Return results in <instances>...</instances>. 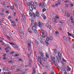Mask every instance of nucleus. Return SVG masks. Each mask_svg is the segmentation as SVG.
<instances>
[{
    "label": "nucleus",
    "mask_w": 74,
    "mask_h": 74,
    "mask_svg": "<svg viewBox=\"0 0 74 74\" xmlns=\"http://www.w3.org/2000/svg\"><path fill=\"white\" fill-rule=\"evenodd\" d=\"M28 50L29 51V53H30V54H31L32 53V50H30V49H28Z\"/></svg>",
    "instance_id": "b1692460"
},
{
    "label": "nucleus",
    "mask_w": 74,
    "mask_h": 74,
    "mask_svg": "<svg viewBox=\"0 0 74 74\" xmlns=\"http://www.w3.org/2000/svg\"><path fill=\"white\" fill-rule=\"evenodd\" d=\"M58 56H59V58L60 59H60L61 58V54L60 53V52H59L58 53Z\"/></svg>",
    "instance_id": "6e6552de"
},
{
    "label": "nucleus",
    "mask_w": 74,
    "mask_h": 74,
    "mask_svg": "<svg viewBox=\"0 0 74 74\" xmlns=\"http://www.w3.org/2000/svg\"><path fill=\"white\" fill-rule=\"evenodd\" d=\"M48 66H46L45 68V69H48Z\"/></svg>",
    "instance_id": "864d4df0"
},
{
    "label": "nucleus",
    "mask_w": 74,
    "mask_h": 74,
    "mask_svg": "<svg viewBox=\"0 0 74 74\" xmlns=\"http://www.w3.org/2000/svg\"><path fill=\"white\" fill-rule=\"evenodd\" d=\"M46 10L45 8H44L42 9V11L43 12H45V11H46Z\"/></svg>",
    "instance_id": "473e14b6"
},
{
    "label": "nucleus",
    "mask_w": 74,
    "mask_h": 74,
    "mask_svg": "<svg viewBox=\"0 0 74 74\" xmlns=\"http://www.w3.org/2000/svg\"><path fill=\"white\" fill-rule=\"evenodd\" d=\"M46 40L47 41H49V38H46Z\"/></svg>",
    "instance_id": "37998d69"
},
{
    "label": "nucleus",
    "mask_w": 74,
    "mask_h": 74,
    "mask_svg": "<svg viewBox=\"0 0 74 74\" xmlns=\"http://www.w3.org/2000/svg\"><path fill=\"white\" fill-rule=\"evenodd\" d=\"M8 49V47H7L5 49V50H7Z\"/></svg>",
    "instance_id": "8fccbe9b"
},
{
    "label": "nucleus",
    "mask_w": 74,
    "mask_h": 74,
    "mask_svg": "<svg viewBox=\"0 0 74 74\" xmlns=\"http://www.w3.org/2000/svg\"><path fill=\"white\" fill-rule=\"evenodd\" d=\"M68 35L69 36H72V37H73V36L72 35L71 33L68 34Z\"/></svg>",
    "instance_id": "a878e982"
},
{
    "label": "nucleus",
    "mask_w": 74,
    "mask_h": 74,
    "mask_svg": "<svg viewBox=\"0 0 74 74\" xmlns=\"http://www.w3.org/2000/svg\"><path fill=\"white\" fill-rule=\"evenodd\" d=\"M43 74H48V73L47 72H44V73H43Z\"/></svg>",
    "instance_id": "774afa93"
},
{
    "label": "nucleus",
    "mask_w": 74,
    "mask_h": 74,
    "mask_svg": "<svg viewBox=\"0 0 74 74\" xmlns=\"http://www.w3.org/2000/svg\"><path fill=\"white\" fill-rule=\"evenodd\" d=\"M45 55H46V57L47 59H48V58H49V55H48V54L47 53H45Z\"/></svg>",
    "instance_id": "9b49d317"
},
{
    "label": "nucleus",
    "mask_w": 74,
    "mask_h": 74,
    "mask_svg": "<svg viewBox=\"0 0 74 74\" xmlns=\"http://www.w3.org/2000/svg\"><path fill=\"white\" fill-rule=\"evenodd\" d=\"M56 34H57V35H59V33L57 31L56 32Z\"/></svg>",
    "instance_id": "7c9ffc66"
},
{
    "label": "nucleus",
    "mask_w": 74,
    "mask_h": 74,
    "mask_svg": "<svg viewBox=\"0 0 74 74\" xmlns=\"http://www.w3.org/2000/svg\"><path fill=\"white\" fill-rule=\"evenodd\" d=\"M32 29L33 30H34H34H36V27L33 26L32 27Z\"/></svg>",
    "instance_id": "9d476101"
},
{
    "label": "nucleus",
    "mask_w": 74,
    "mask_h": 74,
    "mask_svg": "<svg viewBox=\"0 0 74 74\" xmlns=\"http://www.w3.org/2000/svg\"><path fill=\"white\" fill-rule=\"evenodd\" d=\"M67 68L68 70L69 71H71V69L69 66H67Z\"/></svg>",
    "instance_id": "412c9836"
},
{
    "label": "nucleus",
    "mask_w": 74,
    "mask_h": 74,
    "mask_svg": "<svg viewBox=\"0 0 74 74\" xmlns=\"http://www.w3.org/2000/svg\"><path fill=\"white\" fill-rule=\"evenodd\" d=\"M47 27H48L50 29H51V26L49 25H48V26H47Z\"/></svg>",
    "instance_id": "f704fd0d"
},
{
    "label": "nucleus",
    "mask_w": 74,
    "mask_h": 74,
    "mask_svg": "<svg viewBox=\"0 0 74 74\" xmlns=\"http://www.w3.org/2000/svg\"><path fill=\"white\" fill-rule=\"evenodd\" d=\"M34 26L35 27H36V26H37V23L35 22V24H34Z\"/></svg>",
    "instance_id": "ea45409f"
},
{
    "label": "nucleus",
    "mask_w": 74,
    "mask_h": 74,
    "mask_svg": "<svg viewBox=\"0 0 74 74\" xmlns=\"http://www.w3.org/2000/svg\"><path fill=\"white\" fill-rule=\"evenodd\" d=\"M44 25L42 23H41V22L39 21L38 23V26L40 27H42V25Z\"/></svg>",
    "instance_id": "0eeeda50"
},
{
    "label": "nucleus",
    "mask_w": 74,
    "mask_h": 74,
    "mask_svg": "<svg viewBox=\"0 0 74 74\" xmlns=\"http://www.w3.org/2000/svg\"><path fill=\"white\" fill-rule=\"evenodd\" d=\"M12 23H15V22H14V21H12Z\"/></svg>",
    "instance_id": "6e6d98bb"
},
{
    "label": "nucleus",
    "mask_w": 74,
    "mask_h": 74,
    "mask_svg": "<svg viewBox=\"0 0 74 74\" xmlns=\"http://www.w3.org/2000/svg\"><path fill=\"white\" fill-rule=\"evenodd\" d=\"M60 23L62 25L64 23L62 21H60Z\"/></svg>",
    "instance_id": "49530a36"
},
{
    "label": "nucleus",
    "mask_w": 74,
    "mask_h": 74,
    "mask_svg": "<svg viewBox=\"0 0 74 74\" xmlns=\"http://www.w3.org/2000/svg\"><path fill=\"white\" fill-rule=\"evenodd\" d=\"M30 3V5H31V6H33L34 5V3L33 2H31Z\"/></svg>",
    "instance_id": "dca6fc26"
},
{
    "label": "nucleus",
    "mask_w": 74,
    "mask_h": 74,
    "mask_svg": "<svg viewBox=\"0 0 74 74\" xmlns=\"http://www.w3.org/2000/svg\"><path fill=\"white\" fill-rule=\"evenodd\" d=\"M67 16H68V18L70 17V14H67Z\"/></svg>",
    "instance_id": "13d9d810"
},
{
    "label": "nucleus",
    "mask_w": 74,
    "mask_h": 74,
    "mask_svg": "<svg viewBox=\"0 0 74 74\" xmlns=\"http://www.w3.org/2000/svg\"><path fill=\"white\" fill-rule=\"evenodd\" d=\"M30 30V29H28V31L29 32V33H31V34H32V33H33V32H32V31H30V30Z\"/></svg>",
    "instance_id": "cd10ccee"
},
{
    "label": "nucleus",
    "mask_w": 74,
    "mask_h": 74,
    "mask_svg": "<svg viewBox=\"0 0 74 74\" xmlns=\"http://www.w3.org/2000/svg\"><path fill=\"white\" fill-rule=\"evenodd\" d=\"M49 40H50V41H52V40H53V38L52 37L50 36H49Z\"/></svg>",
    "instance_id": "ddd939ff"
},
{
    "label": "nucleus",
    "mask_w": 74,
    "mask_h": 74,
    "mask_svg": "<svg viewBox=\"0 0 74 74\" xmlns=\"http://www.w3.org/2000/svg\"><path fill=\"white\" fill-rule=\"evenodd\" d=\"M5 12L7 13V14H8V13L9 12V11H5Z\"/></svg>",
    "instance_id": "de8ad7c7"
},
{
    "label": "nucleus",
    "mask_w": 74,
    "mask_h": 74,
    "mask_svg": "<svg viewBox=\"0 0 74 74\" xmlns=\"http://www.w3.org/2000/svg\"><path fill=\"white\" fill-rule=\"evenodd\" d=\"M34 8V10H36V6L35 5H33Z\"/></svg>",
    "instance_id": "393cba45"
},
{
    "label": "nucleus",
    "mask_w": 74,
    "mask_h": 74,
    "mask_svg": "<svg viewBox=\"0 0 74 74\" xmlns=\"http://www.w3.org/2000/svg\"><path fill=\"white\" fill-rule=\"evenodd\" d=\"M56 18L57 19H59V16H56Z\"/></svg>",
    "instance_id": "3c124183"
},
{
    "label": "nucleus",
    "mask_w": 74,
    "mask_h": 74,
    "mask_svg": "<svg viewBox=\"0 0 74 74\" xmlns=\"http://www.w3.org/2000/svg\"><path fill=\"white\" fill-rule=\"evenodd\" d=\"M19 54H16L14 55V57H16V56H19Z\"/></svg>",
    "instance_id": "2f4dec72"
},
{
    "label": "nucleus",
    "mask_w": 74,
    "mask_h": 74,
    "mask_svg": "<svg viewBox=\"0 0 74 74\" xmlns=\"http://www.w3.org/2000/svg\"><path fill=\"white\" fill-rule=\"evenodd\" d=\"M40 42L41 43V44L44 43V42L43 41H42L40 40Z\"/></svg>",
    "instance_id": "a18cd8bd"
},
{
    "label": "nucleus",
    "mask_w": 74,
    "mask_h": 74,
    "mask_svg": "<svg viewBox=\"0 0 74 74\" xmlns=\"http://www.w3.org/2000/svg\"><path fill=\"white\" fill-rule=\"evenodd\" d=\"M35 70L33 69L32 73H34V74H35V73H36V72H35Z\"/></svg>",
    "instance_id": "c9c22d12"
},
{
    "label": "nucleus",
    "mask_w": 74,
    "mask_h": 74,
    "mask_svg": "<svg viewBox=\"0 0 74 74\" xmlns=\"http://www.w3.org/2000/svg\"><path fill=\"white\" fill-rule=\"evenodd\" d=\"M0 15H3V13H0Z\"/></svg>",
    "instance_id": "052dcab7"
},
{
    "label": "nucleus",
    "mask_w": 74,
    "mask_h": 74,
    "mask_svg": "<svg viewBox=\"0 0 74 74\" xmlns=\"http://www.w3.org/2000/svg\"><path fill=\"white\" fill-rule=\"evenodd\" d=\"M3 70H6V71H8V69L7 67H5L3 69Z\"/></svg>",
    "instance_id": "a211bd4d"
},
{
    "label": "nucleus",
    "mask_w": 74,
    "mask_h": 74,
    "mask_svg": "<svg viewBox=\"0 0 74 74\" xmlns=\"http://www.w3.org/2000/svg\"><path fill=\"white\" fill-rule=\"evenodd\" d=\"M32 15H33L34 18H36V16L37 17H38V16H39V13H38V12L37 11L36 12L35 14V13L33 12L32 13Z\"/></svg>",
    "instance_id": "7ed1b4c3"
},
{
    "label": "nucleus",
    "mask_w": 74,
    "mask_h": 74,
    "mask_svg": "<svg viewBox=\"0 0 74 74\" xmlns=\"http://www.w3.org/2000/svg\"><path fill=\"white\" fill-rule=\"evenodd\" d=\"M45 42L46 43V45L47 46H48V44H49V43L47 41H45Z\"/></svg>",
    "instance_id": "aec40b11"
},
{
    "label": "nucleus",
    "mask_w": 74,
    "mask_h": 74,
    "mask_svg": "<svg viewBox=\"0 0 74 74\" xmlns=\"http://www.w3.org/2000/svg\"><path fill=\"white\" fill-rule=\"evenodd\" d=\"M8 18V19H11V16H10Z\"/></svg>",
    "instance_id": "603ef678"
},
{
    "label": "nucleus",
    "mask_w": 74,
    "mask_h": 74,
    "mask_svg": "<svg viewBox=\"0 0 74 74\" xmlns=\"http://www.w3.org/2000/svg\"><path fill=\"white\" fill-rule=\"evenodd\" d=\"M27 55L28 58H29L30 57V54H28Z\"/></svg>",
    "instance_id": "09e8293b"
},
{
    "label": "nucleus",
    "mask_w": 74,
    "mask_h": 74,
    "mask_svg": "<svg viewBox=\"0 0 74 74\" xmlns=\"http://www.w3.org/2000/svg\"><path fill=\"white\" fill-rule=\"evenodd\" d=\"M39 54L41 55L40 56H38V62L40 63V64H42V61H41V59L44 58V56H43V54L41 52L39 51Z\"/></svg>",
    "instance_id": "f03ea898"
},
{
    "label": "nucleus",
    "mask_w": 74,
    "mask_h": 74,
    "mask_svg": "<svg viewBox=\"0 0 74 74\" xmlns=\"http://www.w3.org/2000/svg\"><path fill=\"white\" fill-rule=\"evenodd\" d=\"M47 59L48 58H43V59H42V60H43V61H46L47 60Z\"/></svg>",
    "instance_id": "6ab92c4d"
},
{
    "label": "nucleus",
    "mask_w": 74,
    "mask_h": 74,
    "mask_svg": "<svg viewBox=\"0 0 74 74\" xmlns=\"http://www.w3.org/2000/svg\"><path fill=\"white\" fill-rule=\"evenodd\" d=\"M19 61H22V59H19Z\"/></svg>",
    "instance_id": "e2e57ef3"
},
{
    "label": "nucleus",
    "mask_w": 74,
    "mask_h": 74,
    "mask_svg": "<svg viewBox=\"0 0 74 74\" xmlns=\"http://www.w3.org/2000/svg\"><path fill=\"white\" fill-rule=\"evenodd\" d=\"M27 42L28 44L27 47L28 48H30V47H31V44H32V43L29 40L27 41Z\"/></svg>",
    "instance_id": "20e7f679"
},
{
    "label": "nucleus",
    "mask_w": 74,
    "mask_h": 74,
    "mask_svg": "<svg viewBox=\"0 0 74 74\" xmlns=\"http://www.w3.org/2000/svg\"><path fill=\"white\" fill-rule=\"evenodd\" d=\"M20 36H23V30L21 29L20 31Z\"/></svg>",
    "instance_id": "423d86ee"
},
{
    "label": "nucleus",
    "mask_w": 74,
    "mask_h": 74,
    "mask_svg": "<svg viewBox=\"0 0 74 74\" xmlns=\"http://www.w3.org/2000/svg\"><path fill=\"white\" fill-rule=\"evenodd\" d=\"M7 38H8V40H10V37L8 36Z\"/></svg>",
    "instance_id": "bf43d9fd"
},
{
    "label": "nucleus",
    "mask_w": 74,
    "mask_h": 74,
    "mask_svg": "<svg viewBox=\"0 0 74 74\" xmlns=\"http://www.w3.org/2000/svg\"><path fill=\"white\" fill-rule=\"evenodd\" d=\"M42 16L43 17V18L44 19H46V16L44 14H42Z\"/></svg>",
    "instance_id": "4468645a"
},
{
    "label": "nucleus",
    "mask_w": 74,
    "mask_h": 74,
    "mask_svg": "<svg viewBox=\"0 0 74 74\" xmlns=\"http://www.w3.org/2000/svg\"><path fill=\"white\" fill-rule=\"evenodd\" d=\"M44 36V35H42V37H43V38H45V36Z\"/></svg>",
    "instance_id": "680f3d73"
},
{
    "label": "nucleus",
    "mask_w": 74,
    "mask_h": 74,
    "mask_svg": "<svg viewBox=\"0 0 74 74\" xmlns=\"http://www.w3.org/2000/svg\"><path fill=\"white\" fill-rule=\"evenodd\" d=\"M49 74H54V72H52V73H50Z\"/></svg>",
    "instance_id": "338daca9"
},
{
    "label": "nucleus",
    "mask_w": 74,
    "mask_h": 74,
    "mask_svg": "<svg viewBox=\"0 0 74 74\" xmlns=\"http://www.w3.org/2000/svg\"><path fill=\"white\" fill-rule=\"evenodd\" d=\"M35 43L36 44V45H38V42L36 41L35 42Z\"/></svg>",
    "instance_id": "72a5a7b5"
},
{
    "label": "nucleus",
    "mask_w": 74,
    "mask_h": 74,
    "mask_svg": "<svg viewBox=\"0 0 74 74\" xmlns=\"http://www.w3.org/2000/svg\"><path fill=\"white\" fill-rule=\"evenodd\" d=\"M66 69H67V67H66V66L63 65L62 66V69L63 71H66Z\"/></svg>",
    "instance_id": "39448f33"
},
{
    "label": "nucleus",
    "mask_w": 74,
    "mask_h": 74,
    "mask_svg": "<svg viewBox=\"0 0 74 74\" xmlns=\"http://www.w3.org/2000/svg\"><path fill=\"white\" fill-rule=\"evenodd\" d=\"M13 62V60H10L9 61H8L9 63H12V62Z\"/></svg>",
    "instance_id": "4c0bfd02"
},
{
    "label": "nucleus",
    "mask_w": 74,
    "mask_h": 74,
    "mask_svg": "<svg viewBox=\"0 0 74 74\" xmlns=\"http://www.w3.org/2000/svg\"><path fill=\"white\" fill-rule=\"evenodd\" d=\"M54 22L55 23H57V21H56V20L54 21Z\"/></svg>",
    "instance_id": "69168bd1"
},
{
    "label": "nucleus",
    "mask_w": 74,
    "mask_h": 74,
    "mask_svg": "<svg viewBox=\"0 0 74 74\" xmlns=\"http://www.w3.org/2000/svg\"><path fill=\"white\" fill-rule=\"evenodd\" d=\"M10 8H11V10H14V7L12 6H11Z\"/></svg>",
    "instance_id": "c756f323"
},
{
    "label": "nucleus",
    "mask_w": 74,
    "mask_h": 74,
    "mask_svg": "<svg viewBox=\"0 0 74 74\" xmlns=\"http://www.w3.org/2000/svg\"><path fill=\"white\" fill-rule=\"evenodd\" d=\"M41 32L42 34V35H44V33H45V32L44 31V30H42L41 31Z\"/></svg>",
    "instance_id": "4be33fe9"
},
{
    "label": "nucleus",
    "mask_w": 74,
    "mask_h": 74,
    "mask_svg": "<svg viewBox=\"0 0 74 74\" xmlns=\"http://www.w3.org/2000/svg\"><path fill=\"white\" fill-rule=\"evenodd\" d=\"M15 53V52H14V51H13V52H12V51H11L10 52V54H11V55L13 54V53Z\"/></svg>",
    "instance_id": "bb28decb"
},
{
    "label": "nucleus",
    "mask_w": 74,
    "mask_h": 74,
    "mask_svg": "<svg viewBox=\"0 0 74 74\" xmlns=\"http://www.w3.org/2000/svg\"><path fill=\"white\" fill-rule=\"evenodd\" d=\"M63 38L64 40H65L66 41V40H67V38H66V37L64 36L63 37Z\"/></svg>",
    "instance_id": "5701e85b"
},
{
    "label": "nucleus",
    "mask_w": 74,
    "mask_h": 74,
    "mask_svg": "<svg viewBox=\"0 0 74 74\" xmlns=\"http://www.w3.org/2000/svg\"><path fill=\"white\" fill-rule=\"evenodd\" d=\"M14 5L16 6V7H17V4L16 3H14Z\"/></svg>",
    "instance_id": "c03bdc74"
},
{
    "label": "nucleus",
    "mask_w": 74,
    "mask_h": 74,
    "mask_svg": "<svg viewBox=\"0 0 74 74\" xmlns=\"http://www.w3.org/2000/svg\"><path fill=\"white\" fill-rule=\"evenodd\" d=\"M32 23V24H33V23H34V21H33V20H32L31 21Z\"/></svg>",
    "instance_id": "79ce46f5"
},
{
    "label": "nucleus",
    "mask_w": 74,
    "mask_h": 74,
    "mask_svg": "<svg viewBox=\"0 0 74 74\" xmlns=\"http://www.w3.org/2000/svg\"><path fill=\"white\" fill-rule=\"evenodd\" d=\"M70 6H71V7H73V4H71L70 5Z\"/></svg>",
    "instance_id": "0e129e2a"
},
{
    "label": "nucleus",
    "mask_w": 74,
    "mask_h": 74,
    "mask_svg": "<svg viewBox=\"0 0 74 74\" xmlns=\"http://www.w3.org/2000/svg\"><path fill=\"white\" fill-rule=\"evenodd\" d=\"M27 5L29 6V5H30V3H27Z\"/></svg>",
    "instance_id": "e433bc0d"
},
{
    "label": "nucleus",
    "mask_w": 74,
    "mask_h": 74,
    "mask_svg": "<svg viewBox=\"0 0 74 74\" xmlns=\"http://www.w3.org/2000/svg\"><path fill=\"white\" fill-rule=\"evenodd\" d=\"M62 60H63L64 62H67V60H65V59H64V58H62Z\"/></svg>",
    "instance_id": "58836bf2"
},
{
    "label": "nucleus",
    "mask_w": 74,
    "mask_h": 74,
    "mask_svg": "<svg viewBox=\"0 0 74 74\" xmlns=\"http://www.w3.org/2000/svg\"><path fill=\"white\" fill-rule=\"evenodd\" d=\"M29 14L30 16H32V14L31 12H29Z\"/></svg>",
    "instance_id": "a19ab883"
},
{
    "label": "nucleus",
    "mask_w": 74,
    "mask_h": 74,
    "mask_svg": "<svg viewBox=\"0 0 74 74\" xmlns=\"http://www.w3.org/2000/svg\"><path fill=\"white\" fill-rule=\"evenodd\" d=\"M15 48H18V46L17 45H16L15 46Z\"/></svg>",
    "instance_id": "5fc2aeb1"
},
{
    "label": "nucleus",
    "mask_w": 74,
    "mask_h": 74,
    "mask_svg": "<svg viewBox=\"0 0 74 74\" xmlns=\"http://www.w3.org/2000/svg\"><path fill=\"white\" fill-rule=\"evenodd\" d=\"M32 64V60H30L29 61V62L28 63V66H30Z\"/></svg>",
    "instance_id": "2eb2a0df"
},
{
    "label": "nucleus",
    "mask_w": 74,
    "mask_h": 74,
    "mask_svg": "<svg viewBox=\"0 0 74 74\" xmlns=\"http://www.w3.org/2000/svg\"><path fill=\"white\" fill-rule=\"evenodd\" d=\"M57 4H58V5H60V2H58Z\"/></svg>",
    "instance_id": "4d7b16f0"
},
{
    "label": "nucleus",
    "mask_w": 74,
    "mask_h": 74,
    "mask_svg": "<svg viewBox=\"0 0 74 74\" xmlns=\"http://www.w3.org/2000/svg\"><path fill=\"white\" fill-rule=\"evenodd\" d=\"M56 58H57V59H56V64H55V61L54 60L55 59V57H53H53H50V60L51 62H52V63H54L56 66H58V63H59V58H58V56H56Z\"/></svg>",
    "instance_id": "f257e3e1"
},
{
    "label": "nucleus",
    "mask_w": 74,
    "mask_h": 74,
    "mask_svg": "<svg viewBox=\"0 0 74 74\" xmlns=\"http://www.w3.org/2000/svg\"><path fill=\"white\" fill-rule=\"evenodd\" d=\"M56 52H57V51L55 49L54 50V52L53 53L54 55H56Z\"/></svg>",
    "instance_id": "f3484780"
},
{
    "label": "nucleus",
    "mask_w": 74,
    "mask_h": 74,
    "mask_svg": "<svg viewBox=\"0 0 74 74\" xmlns=\"http://www.w3.org/2000/svg\"><path fill=\"white\" fill-rule=\"evenodd\" d=\"M34 32L35 33H36V34H37L38 33V32L36 30H35L34 31Z\"/></svg>",
    "instance_id": "c85d7f7f"
},
{
    "label": "nucleus",
    "mask_w": 74,
    "mask_h": 74,
    "mask_svg": "<svg viewBox=\"0 0 74 74\" xmlns=\"http://www.w3.org/2000/svg\"><path fill=\"white\" fill-rule=\"evenodd\" d=\"M22 18L23 19L24 21H25V15H24V14H22Z\"/></svg>",
    "instance_id": "f8f14e48"
},
{
    "label": "nucleus",
    "mask_w": 74,
    "mask_h": 74,
    "mask_svg": "<svg viewBox=\"0 0 74 74\" xmlns=\"http://www.w3.org/2000/svg\"><path fill=\"white\" fill-rule=\"evenodd\" d=\"M29 10L30 11H33V8L31 6H29Z\"/></svg>",
    "instance_id": "1a4fd4ad"
}]
</instances>
